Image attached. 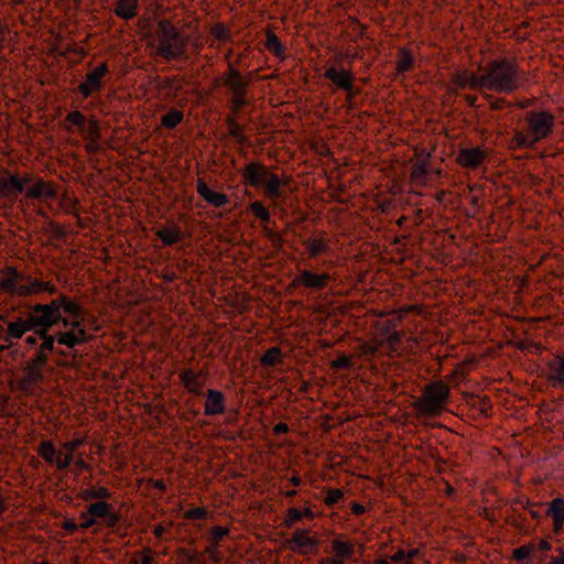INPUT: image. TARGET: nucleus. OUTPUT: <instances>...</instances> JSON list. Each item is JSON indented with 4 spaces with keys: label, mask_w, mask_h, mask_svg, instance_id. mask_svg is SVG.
<instances>
[{
    "label": "nucleus",
    "mask_w": 564,
    "mask_h": 564,
    "mask_svg": "<svg viewBox=\"0 0 564 564\" xmlns=\"http://www.w3.org/2000/svg\"><path fill=\"white\" fill-rule=\"evenodd\" d=\"M212 36L220 43H229L232 41V34L227 26L224 24H215L210 29Z\"/></svg>",
    "instance_id": "473e14b6"
},
{
    "label": "nucleus",
    "mask_w": 564,
    "mask_h": 564,
    "mask_svg": "<svg viewBox=\"0 0 564 564\" xmlns=\"http://www.w3.org/2000/svg\"><path fill=\"white\" fill-rule=\"evenodd\" d=\"M164 532H165V529H164V527H162V525H156V527L154 528V535H155L156 538H162V536H163V534H164Z\"/></svg>",
    "instance_id": "bf43d9fd"
},
{
    "label": "nucleus",
    "mask_w": 564,
    "mask_h": 564,
    "mask_svg": "<svg viewBox=\"0 0 564 564\" xmlns=\"http://www.w3.org/2000/svg\"><path fill=\"white\" fill-rule=\"evenodd\" d=\"M139 0H117L115 14L121 20H132L138 15Z\"/></svg>",
    "instance_id": "b1692460"
},
{
    "label": "nucleus",
    "mask_w": 564,
    "mask_h": 564,
    "mask_svg": "<svg viewBox=\"0 0 564 564\" xmlns=\"http://www.w3.org/2000/svg\"><path fill=\"white\" fill-rule=\"evenodd\" d=\"M391 561L400 564H410L406 560V552L404 550H399L391 556Z\"/></svg>",
    "instance_id": "de8ad7c7"
},
{
    "label": "nucleus",
    "mask_w": 564,
    "mask_h": 564,
    "mask_svg": "<svg viewBox=\"0 0 564 564\" xmlns=\"http://www.w3.org/2000/svg\"><path fill=\"white\" fill-rule=\"evenodd\" d=\"M546 516L553 520V531L558 534L564 529V498L556 497L549 502Z\"/></svg>",
    "instance_id": "412c9836"
},
{
    "label": "nucleus",
    "mask_w": 564,
    "mask_h": 564,
    "mask_svg": "<svg viewBox=\"0 0 564 564\" xmlns=\"http://www.w3.org/2000/svg\"><path fill=\"white\" fill-rule=\"evenodd\" d=\"M109 74V67L107 63H101L93 70L87 73L86 78L77 87V90L84 98L93 96L95 93L101 91L104 88V78Z\"/></svg>",
    "instance_id": "f8f14e48"
},
{
    "label": "nucleus",
    "mask_w": 564,
    "mask_h": 564,
    "mask_svg": "<svg viewBox=\"0 0 564 564\" xmlns=\"http://www.w3.org/2000/svg\"><path fill=\"white\" fill-rule=\"evenodd\" d=\"M264 46L275 57L285 59V46L273 32H267Z\"/></svg>",
    "instance_id": "393cba45"
},
{
    "label": "nucleus",
    "mask_w": 564,
    "mask_h": 564,
    "mask_svg": "<svg viewBox=\"0 0 564 564\" xmlns=\"http://www.w3.org/2000/svg\"><path fill=\"white\" fill-rule=\"evenodd\" d=\"M376 564H389L386 560H378L376 561Z\"/></svg>",
    "instance_id": "774afa93"
},
{
    "label": "nucleus",
    "mask_w": 564,
    "mask_h": 564,
    "mask_svg": "<svg viewBox=\"0 0 564 564\" xmlns=\"http://www.w3.org/2000/svg\"><path fill=\"white\" fill-rule=\"evenodd\" d=\"M155 488H158L159 490H162V491H163V490H165V484H164V481H162V480H158V481L155 482Z\"/></svg>",
    "instance_id": "0e129e2a"
},
{
    "label": "nucleus",
    "mask_w": 564,
    "mask_h": 564,
    "mask_svg": "<svg viewBox=\"0 0 564 564\" xmlns=\"http://www.w3.org/2000/svg\"><path fill=\"white\" fill-rule=\"evenodd\" d=\"M487 90L499 94H510L520 87V70L518 64L510 58L490 61L485 68Z\"/></svg>",
    "instance_id": "20e7f679"
},
{
    "label": "nucleus",
    "mask_w": 564,
    "mask_h": 564,
    "mask_svg": "<svg viewBox=\"0 0 564 564\" xmlns=\"http://www.w3.org/2000/svg\"><path fill=\"white\" fill-rule=\"evenodd\" d=\"M399 58L397 61V72L400 74L406 73L411 70L414 66V57L411 54V52L405 48L401 47L398 52Z\"/></svg>",
    "instance_id": "c85d7f7f"
},
{
    "label": "nucleus",
    "mask_w": 564,
    "mask_h": 564,
    "mask_svg": "<svg viewBox=\"0 0 564 564\" xmlns=\"http://www.w3.org/2000/svg\"><path fill=\"white\" fill-rule=\"evenodd\" d=\"M330 280L328 273L317 274L310 270H301L297 281L307 289L323 290Z\"/></svg>",
    "instance_id": "aec40b11"
},
{
    "label": "nucleus",
    "mask_w": 564,
    "mask_h": 564,
    "mask_svg": "<svg viewBox=\"0 0 564 564\" xmlns=\"http://www.w3.org/2000/svg\"><path fill=\"white\" fill-rule=\"evenodd\" d=\"M258 219L263 224V232L264 236L273 243V245H280L281 243V237L278 232L270 229L267 225L271 221V214L268 208L259 215Z\"/></svg>",
    "instance_id": "7c9ffc66"
},
{
    "label": "nucleus",
    "mask_w": 564,
    "mask_h": 564,
    "mask_svg": "<svg viewBox=\"0 0 564 564\" xmlns=\"http://www.w3.org/2000/svg\"><path fill=\"white\" fill-rule=\"evenodd\" d=\"M225 86L231 90L235 105L242 107L246 104L247 82L232 65H229V70L225 77Z\"/></svg>",
    "instance_id": "ddd939ff"
},
{
    "label": "nucleus",
    "mask_w": 564,
    "mask_h": 564,
    "mask_svg": "<svg viewBox=\"0 0 564 564\" xmlns=\"http://www.w3.org/2000/svg\"><path fill=\"white\" fill-rule=\"evenodd\" d=\"M529 513H530V516H531L533 519H535V520H538V521H540V520H541V514H540L538 511L530 509V510H529Z\"/></svg>",
    "instance_id": "e2e57ef3"
},
{
    "label": "nucleus",
    "mask_w": 564,
    "mask_h": 564,
    "mask_svg": "<svg viewBox=\"0 0 564 564\" xmlns=\"http://www.w3.org/2000/svg\"><path fill=\"white\" fill-rule=\"evenodd\" d=\"M159 237L165 246H172L181 240L182 234L180 229H163L159 232Z\"/></svg>",
    "instance_id": "72a5a7b5"
},
{
    "label": "nucleus",
    "mask_w": 564,
    "mask_h": 564,
    "mask_svg": "<svg viewBox=\"0 0 564 564\" xmlns=\"http://www.w3.org/2000/svg\"><path fill=\"white\" fill-rule=\"evenodd\" d=\"M301 520H302V514H301V510L300 509H297V508H290L288 510V517L285 519L286 527L291 528L296 522H299Z\"/></svg>",
    "instance_id": "37998d69"
},
{
    "label": "nucleus",
    "mask_w": 564,
    "mask_h": 564,
    "mask_svg": "<svg viewBox=\"0 0 564 564\" xmlns=\"http://www.w3.org/2000/svg\"><path fill=\"white\" fill-rule=\"evenodd\" d=\"M66 121L75 126L80 131L85 130L86 117L77 110L68 112L66 116Z\"/></svg>",
    "instance_id": "e433bc0d"
},
{
    "label": "nucleus",
    "mask_w": 564,
    "mask_h": 564,
    "mask_svg": "<svg viewBox=\"0 0 564 564\" xmlns=\"http://www.w3.org/2000/svg\"><path fill=\"white\" fill-rule=\"evenodd\" d=\"M196 189L199 196L213 207L220 208L229 204V197L226 194L212 189L202 178L197 181Z\"/></svg>",
    "instance_id": "dca6fc26"
},
{
    "label": "nucleus",
    "mask_w": 564,
    "mask_h": 564,
    "mask_svg": "<svg viewBox=\"0 0 564 564\" xmlns=\"http://www.w3.org/2000/svg\"><path fill=\"white\" fill-rule=\"evenodd\" d=\"M449 391L447 387L442 383H433L429 386L423 394L421 401V412L429 416L440 414L445 408Z\"/></svg>",
    "instance_id": "6e6552de"
},
{
    "label": "nucleus",
    "mask_w": 564,
    "mask_h": 564,
    "mask_svg": "<svg viewBox=\"0 0 564 564\" xmlns=\"http://www.w3.org/2000/svg\"><path fill=\"white\" fill-rule=\"evenodd\" d=\"M290 431V427L286 423H278L274 427H273V433L274 435L279 436V435H282V434H286L289 433Z\"/></svg>",
    "instance_id": "3c124183"
},
{
    "label": "nucleus",
    "mask_w": 564,
    "mask_h": 564,
    "mask_svg": "<svg viewBox=\"0 0 564 564\" xmlns=\"http://www.w3.org/2000/svg\"><path fill=\"white\" fill-rule=\"evenodd\" d=\"M334 367L337 369H349L351 367V360L346 355H340L335 361Z\"/></svg>",
    "instance_id": "49530a36"
},
{
    "label": "nucleus",
    "mask_w": 564,
    "mask_h": 564,
    "mask_svg": "<svg viewBox=\"0 0 564 564\" xmlns=\"http://www.w3.org/2000/svg\"><path fill=\"white\" fill-rule=\"evenodd\" d=\"M467 76H468L467 72L457 74L455 77V84L460 88H468Z\"/></svg>",
    "instance_id": "09e8293b"
},
{
    "label": "nucleus",
    "mask_w": 564,
    "mask_h": 564,
    "mask_svg": "<svg viewBox=\"0 0 564 564\" xmlns=\"http://www.w3.org/2000/svg\"><path fill=\"white\" fill-rule=\"evenodd\" d=\"M532 549L529 545H522L513 550V558L518 562L523 563L531 555Z\"/></svg>",
    "instance_id": "ea45409f"
},
{
    "label": "nucleus",
    "mask_w": 564,
    "mask_h": 564,
    "mask_svg": "<svg viewBox=\"0 0 564 564\" xmlns=\"http://www.w3.org/2000/svg\"><path fill=\"white\" fill-rule=\"evenodd\" d=\"M64 529L68 532H76L79 530V525L76 522L68 520L64 523Z\"/></svg>",
    "instance_id": "864d4df0"
},
{
    "label": "nucleus",
    "mask_w": 564,
    "mask_h": 564,
    "mask_svg": "<svg viewBox=\"0 0 564 564\" xmlns=\"http://www.w3.org/2000/svg\"><path fill=\"white\" fill-rule=\"evenodd\" d=\"M282 350L279 347L274 346L265 350L260 361L263 367H274L282 361Z\"/></svg>",
    "instance_id": "c756f323"
},
{
    "label": "nucleus",
    "mask_w": 564,
    "mask_h": 564,
    "mask_svg": "<svg viewBox=\"0 0 564 564\" xmlns=\"http://www.w3.org/2000/svg\"><path fill=\"white\" fill-rule=\"evenodd\" d=\"M427 174L429 169L425 162H417L412 167L411 176L416 183L424 184L426 182Z\"/></svg>",
    "instance_id": "c9c22d12"
},
{
    "label": "nucleus",
    "mask_w": 564,
    "mask_h": 564,
    "mask_svg": "<svg viewBox=\"0 0 564 564\" xmlns=\"http://www.w3.org/2000/svg\"><path fill=\"white\" fill-rule=\"evenodd\" d=\"M553 386L564 391V355H557L551 364Z\"/></svg>",
    "instance_id": "a878e982"
},
{
    "label": "nucleus",
    "mask_w": 564,
    "mask_h": 564,
    "mask_svg": "<svg viewBox=\"0 0 564 564\" xmlns=\"http://www.w3.org/2000/svg\"><path fill=\"white\" fill-rule=\"evenodd\" d=\"M486 155V152L479 147L463 148L458 151L457 162L463 167L475 170L482 164Z\"/></svg>",
    "instance_id": "2eb2a0df"
},
{
    "label": "nucleus",
    "mask_w": 564,
    "mask_h": 564,
    "mask_svg": "<svg viewBox=\"0 0 564 564\" xmlns=\"http://www.w3.org/2000/svg\"><path fill=\"white\" fill-rule=\"evenodd\" d=\"M82 498L85 501H108L111 498V491L106 487H89L83 490Z\"/></svg>",
    "instance_id": "bb28decb"
},
{
    "label": "nucleus",
    "mask_w": 564,
    "mask_h": 564,
    "mask_svg": "<svg viewBox=\"0 0 564 564\" xmlns=\"http://www.w3.org/2000/svg\"><path fill=\"white\" fill-rule=\"evenodd\" d=\"M558 555L552 557L547 564H564V544L556 549Z\"/></svg>",
    "instance_id": "8fccbe9b"
},
{
    "label": "nucleus",
    "mask_w": 564,
    "mask_h": 564,
    "mask_svg": "<svg viewBox=\"0 0 564 564\" xmlns=\"http://www.w3.org/2000/svg\"><path fill=\"white\" fill-rule=\"evenodd\" d=\"M79 442H67L63 448L67 451L63 454L57 451L51 441H43L37 449L39 455L50 465H54L59 470H67L73 463V452L77 448Z\"/></svg>",
    "instance_id": "0eeeda50"
},
{
    "label": "nucleus",
    "mask_w": 564,
    "mask_h": 564,
    "mask_svg": "<svg viewBox=\"0 0 564 564\" xmlns=\"http://www.w3.org/2000/svg\"><path fill=\"white\" fill-rule=\"evenodd\" d=\"M83 314L82 305L65 294L31 307L32 334L24 343L29 349L35 350L31 360L34 378L42 377L51 355H62L56 344L73 349L88 340Z\"/></svg>",
    "instance_id": "f257e3e1"
},
{
    "label": "nucleus",
    "mask_w": 564,
    "mask_h": 564,
    "mask_svg": "<svg viewBox=\"0 0 564 564\" xmlns=\"http://www.w3.org/2000/svg\"><path fill=\"white\" fill-rule=\"evenodd\" d=\"M206 397L204 405V414L207 416L220 415L226 412V395L223 391L217 389H208L204 392Z\"/></svg>",
    "instance_id": "4468645a"
},
{
    "label": "nucleus",
    "mask_w": 564,
    "mask_h": 564,
    "mask_svg": "<svg viewBox=\"0 0 564 564\" xmlns=\"http://www.w3.org/2000/svg\"><path fill=\"white\" fill-rule=\"evenodd\" d=\"M467 80L468 88L470 89L479 90L481 94L484 93V89H487V80L485 79V73L482 75L468 73Z\"/></svg>",
    "instance_id": "f704fd0d"
},
{
    "label": "nucleus",
    "mask_w": 564,
    "mask_h": 564,
    "mask_svg": "<svg viewBox=\"0 0 564 564\" xmlns=\"http://www.w3.org/2000/svg\"><path fill=\"white\" fill-rule=\"evenodd\" d=\"M32 181L33 177L30 174L22 177L19 174L7 172L6 175L0 176V198L15 202Z\"/></svg>",
    "instance_id": "1a4fd4ad"
},
{
    "label": "nucleus",
    "mask_w": 564,
    "mask_h": 564,
    "mask_svg": "<svg viewBox=\"0 0 564 564\" xmlns=\"http://www.w3.org/2000/svg\"><path fill=\"white\" fill-rule=\"evenodd\" d=\"M228 534L229 530L227 528L217 525L212 528L208 540L214 545V547H217L218 543Z\"/></svg>",
    "instance_id": "4c0bfd02"
},
{
    "label": "nucleus",
    "mask_w": 564,
    "mask_h": 564,
    "mask_svg": "<svg viewBox=\"0 0 564 564\" xmlns=\"http://www.w3.org/2000/svg\"><path fill=\"white\" fill-rule=\"evenodd\" d=\"M0 322L3 323L0 325V338L11 346L13 340L21 339L25 333L30 332L31 312L26 318L18 316L14 321L0 315Z\"/></svg>",
    "instance_id": "9d476101"
},
{
    "label": "nucleus",
    "mask_w": 564,
    "mask_h": 564,
    "mask_svg": "<svg viewBox=\"0 0 564 564\" xmlns=\"http://www.w3.org/2000/svg\"><path fill=\"white\" fill-rule=\"evenodd\" d=\"M185 518L187 520H204L207 518V511L204 508H192L186 510Z\"/></svg>",
    "instance_id": "79ce46f5"
},
{
    "label": "nucleus",
    "mask_w": 564,
    "mask_h": 564,
    "mask_svg": "<svg viewBox=\"0 0 564 564\" xmlns=\"http://www.w3.org/2000/svg\"><path fill=\"white\" fill-rule=\"evenodd\" d=\"M0 291L11 296L28 297L40 293L55 294L57 289L51 282L35 279L10 267L4 276L0 278Z\"/></svg>",
    "instance_id": "39448f33"
},
{
    "label": "nucleus",
    "mask_w": 564,
    "mask_h": 564,
    "mask_svg": "<svg viewBox=\"0 0 564 564\" xmlns=\"http://www.w3.org/2000/svg\"><path fill=\"white\" fill-rule=\"evenodd\" d=\"M184 119V115L178 109H171L167 113H165L162 119L161 123L166 129H174L176 126H178Z\"/></svg>",
    "instance_id": "2f4dec72"
},
{
    "label": "nucleus",
    "mask_w": 564,
    "mask_h": 564,
    "mask_svg": "<svg viewBox=\"0 0 564 564\" xmlns=\"http://www.w3.org/2000/svg\"><path fill=\"white\" fill-rule=\"evenodd\" d=\"M82 522L78 524L80 530H89L95 525H99V523L87 512L84 511L80 513Z\"/></svg>",
    "instance_id": "a19ab883"
},
{
    "label": "nucleus",
    "mask_w": 564,
    "mask_h": 564,
    "mask_svg": "<svg viewBox=\"0 0 564 564\" xmlns=\"http://www.w3.org/2000/svg\"><path fill=\"white\" fill-rule=\"evenodd\" d=\"M25 196L31 199H54L56 198V189L42 178H37L31 186L25 187Z\"/></svg>",
    "instance_id": "a211bd4d"
},
{
    "label": "nucleus",
    "mask_w": 564,
    "mask_h": 564,
    "mask_svg": "<svg viewBox=\"0 0 564 564\" xmlns=\"http://www.w3.org/2000/svg\"><path fill=\"white\" fill-rule=\"evenodd\" d=\"M181 381L185 389L193 395H204L205 380L202 378V373L195 372L194 370H185L181 373Z\"/></svg>",
    "instance_id": "6ab92c4d"
},
{
    "label": "nucleus",
    "mask_w": 564,
    "mask_h": 564,
    "mask_svg": "<svg viewBox=\"0 0 564 564\" xmlns=\"http://www.w3.org/2000/svg\"><path fill=\"white\" fill-rule=\"evenodd\" d=\"M303 245L307 249L311 258H316L326 252L329 248L327 241L323 238H308L303 241Z\"/></svg>",
    "instance_id": "cd10ccee"
},
{
    "label": "nucleus",
    "mask_w": 564,
    "mask_h": 564,
    "mask_svg": "<svg viewBox=\"0 0 564 564\" xmlns=\"http://www.w3.org/2000/svg\"><path fill=\"white\" fill-rule=\"evenodd\" d=\"M539 550L542 552H549L552 550V544L547 540H540L539 542Z\"/></svg>",
    "instance_id": "5fc2aeb1"
},
{
    "label": "nucleus",
    "mask_w": 564,
    "mask_h": 564,
    "mask_svg": "<svg viewBox=\"0 0 564 564\" xmlns=\"http://www.w3.org/2000/svg\"><path fill=\"white\" fill-rule=\"evenodd\" d=\"M344 497V492L340 489H329L326 492L325 503L329 507L336 506Z\"/></svg>",
    "instance_id": "58836bf2"
},
{
    "label": "nucleus",
    "mask_w": 564,
    "mask_h": 564,
    "mask_svg": "<svg viewBox=\"0 0 564 564\" xmlns=\"http://www.w3.org/2000/svg\"><path fill=\"white\" fill-rule=\"evenodd\" d=\"M332 547L335 553L334 558H340L341 561H355V545L344 540L343 536L336 538L332 541Z\"/></svg>",
    "instance_id": "4be33fe9"
},
{
    "label": "nucleus",
    "mask_w": 564,
    "mask_h": 564,
    "mask_svg": "<svg viewBox=\"0 0 564 564\" xmlns=\"http://www.w3.org/2000/svg\"><path fill=\"white\" fill-rule=\"evenodd\" d=\"M351 511L356 516H361L366 512V508L362 505H360L359 502L354 501L351 503Z\"/></svg>",
    "instance_id": "603ef678"
},
{
    "label": "nucleus",
    "mask_w": 564,
    "mask_h": 564,
    "mask_svg": "<svg viewBox=\"0 0 564 564\" xmlns=\"http://www.w3.org/2000/svg\"><path fill=\"white\" fill-rule=\"evenodd\" d=\"M265 206L262 202L260 200H252L249 206H248V209L258 218L259 215H261L264 210H265Z\"/></svg>",
    "instance_id": "a18cd8bd"
},
{
    "label": "nucleus",
    "mask_w": 564,
    "mask_h": 564,
    "mask_svg": "<svg viewBox=\"0 0 564 564\" xmlns=\"http://www.w3.org/2000/svg\"><path fill=\"white\" fill-rule=\"evenodd\" d=\"M482 96L485 97L486 100L489 101L490 108L492 110H501L506 106V99L503 98H494L490 94L487 93H482Z\"/></svg>",
    "instance_id": "c03bdc74"
},
{
    "label": "nucleus",
    "mask_w": 564,
    "mask_h": 564,
    "mask_svg": "<svg viewBox=\"0 0 564 564\" xmlns=\"http://www.w3.org/2000/svg\"><path fill=\"white\" fill-rule=\"evenodd\" d=\"M555 126V117L546 110H530L525 113L523 130H516L511 148L517 150L534 149L550 138Z\"/></svg>",
    "instance_id": "f03ea898"
},
{
    "label": "nucleus",
    "mask_w": 564,
    "mask_h": 564,
    "mask_svg": "<svg viewBox=\"0 0 564 564\" xmlns=\"http://www.w3.org/2000/svg\"><path fill=\"white\" fill-rule=\"evenodd\" d=\"M325 77L333 82L338 89L345 90L349 96L354 94L352 74L345 69H338L334 66L325 70Z\"/></svg>",
    "instance_id": "f3484780"
},
{
    "label": "nucleus",
    "mask_w": 564,
    "mask_h": 564,
    "mask_svg": "<svg viewBox=\"0 0 564 564\" xmlns=\"http://www.w3.org/2000/svg\"><path fill=\"white\" fill-rule=\"evenodd\" d=\"M290 482H291L294 487H299V486H301V484H302V479H301L299 476H293V477L290 479Z\"/></svg>",
    "instance_id": "680f3d73"
},
{
    "label": "nucleus",
    "mask_w": 564,
    "mask_h": 564,
    "mask_svg": "<svg viewBox=\"0 0 564 564\" xmlns=\"http://www.w3.org/2000/svg\"><path fill=\"white\" fill-rule=\"evenodd\" d=\"M141 564H152V558L150 556H144L141 560Z\"/></svg>",
    "instance_id": "338daca9"
},
{
    "label": "nucleus",
    "mask_w": 564,
    "mask_h": 564,
    "mask_svg": "<svg viewBox=\"0 0 564 564\" xmlns=\"http://www.w3.org/2000/svg\"><path fill=\"white\" fill-rule=\"evenodd\" d=\"M417 554H419V551L416 549L410 550L409 552H406V560L410 562L411 560L416 557Z\"/></svg>",
    "instance_id": "052dcab7"
},
{
    "label": "nucleus",
    "mask_w": 564,
    "mask_h": 564,
    "mask_svg": "<svg viewBox=\"0 0 564 564\" xmlns=\"http://www.w3.org/2000/svg\"><path fill=\"white\" fill-rule=\"evenodd\" d=\"M323 564H346L345 561H341L340 558H334V557H325L322 560Z\"/></svg>",
    "instance_id": "4d7b16f0"
},
{
    "label": "nucleus",
    "mask_w": 564,
    "mask_h": 564,
    "mask_svg": "<svg viewBox=\"0 0 564 564\" xmlns=\"http://www.w3.org/2000/svg\"><path fill=\"white\" fill-rule=\"evenodd\" d=\"M291 543L293 544L294 549L303 553L312 551L317 546V541L310 536L308 530L305 529L296 530L291 538Z\"/></svg>",
    "instance_id": "5701e85b"
},
{
    "label": "nucleus",
    "mask_w": 564,
    "mask_h": 564,
    "mask_svg": "<svg viewBox=\"0 0 564 564\" xmlns=\"http://www.w3.org/2000/svg\"><path fill=\"white\" fill-rule=\"evenodd\" d=\"M156 37L159 43L155 46V54L163 59L171 62L185 54L186 40L171 23L161 21L156 31Z\"/></svg>",
    "instance_id": "423d86ee"
},
{
    "label": "nucleus",
    "mask_w": 564,
    "mask_h": 564,
    "mask_svg": "<svg viewBox=\"0 0 564 564\" xmlns=\"http://www.w3.org/2000/svg\"><path fill=\"white\" fill-rule=\"evenodd\" d=\"M86 511L101 525L115 529L120 522V514L108 501H95L86 507Z\"/></svg>",
    "instance_id": "9b49d317"
},
{
    "label": "nucleus",
    "mask_w": 564,
    "mask_h": 564,
    "mask_svg": "<svg viewBox=\"0 0 564 564\" xmlns=\"http://www.w3.org/2000/svg\"><path fill=\"white\" fill-rule=\"evenodd\" d=\"M297 495V491L296 490H289L285 492V496L289 497V498H293Z\"/></svg>",
    "instance_id": "69168bd1"
},
{
    "label": "nucleus",
    "mask_w": 564,
    "mask_h": 564,
    "mask_svg": "<svg viewBox=\"0 0 564 564\" xmlns=\"http://www.w3.org/2000/svg\"><path fill=\"white\" fill-rule=\"evenodd\" d=\"M240 174L247 185L254 188L263 187V194L271 202L272 206H276L280 199L285 198V191L283 188L285 183L264 164L258 161L249 162L240 171Z\"/></svg>",
    "instance_id": "7ed1b4c3"
},
{
    "label": "nucleus",
    "mask_w": 564,
    "mask_h": 564,
    "mask_svg": "<svg viewBox=\"0 0 564 564\" xmlns=\"http://www.w3.org/2000/svg\"><path fill=\"white\" fill-rule=\"evenodd\" d=\"M465 98L470 107H476L477 97L475 95H467Z\"/></svg>",
    "instance_id": "13d9d810"
},
{
    "label": "nucleus",
    "mask_w": 564,
    "mask_h": 564,
    "mask_svg": "<svg viewBox=\"0 0 564 564\" xmlns=\"http://www.w3.org/2000/svg\"><path fill=\"white\" fill-rule=\"evenodd\" d=\"M302 519L306 518L310 520H313L315 518V513L311 508H305L304 510H301Z\"/></svg>",
    "instance_id": "6e6d98bb"
}]
</instances>
